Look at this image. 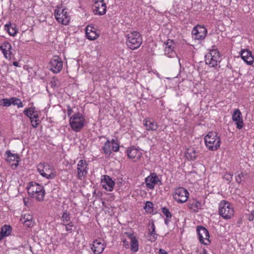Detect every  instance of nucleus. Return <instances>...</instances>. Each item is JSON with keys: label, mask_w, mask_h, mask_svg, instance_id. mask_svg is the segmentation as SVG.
<instances>
[{"label": "nucleus", "mask_w": 254, "mask_h": 254, "mask_svg": "<svg viewBox=\"0 0 254 254\" xmlns=\"http://www.w3.org/2000/svg\"><path fill=\"white\" fill-rule=\"evenodd\" d=\"M18 108H22L23 106V104L22 102L21 101L20 99H19L18 102L16 105Z\"/></svg>", "instance_id": "obj_50"}, {"label": "nucleus", "mask_w": 254, "mask_h": 254, "mask_svg": "<svg viewBox=\"0 0 254 254\" xmlns=\"http://www.w3.org/2000/svg\"><path fill=\"white\" fill-rule=\"evenodd\" d=\"M127 45L131 49L135 50L139 48L142 43V37L137 31H134L127 36Z\"/></svg>", "instance_id": "obj_4"}, {"label": "nucleus", "mask_w": 254, "mask_h": 254, "mask_svg": "<svg viewBox=\"0 0 254 254\" xmlns=\"http://www.w3.org/2000/svg\"><path fill=\"white\" fill-rule=\"evenodd\" d=\"M3 238H4V237H2V236L1 235V234L0 233V241H1Z\"/></svg>", "instance_id": "obj_56"}, {"label": "nucleus", "mask_w": 254, "mask_h": 254, "mask_svg": "<svg viewBox=\"0 0 254 254\" xmlns=\"http://www.w3.org/2000/svg\"><path fill=\"white\" fill-rule=\"evenodd\" d=\"M205 144L206 147L211 151L217 150L220 145V138L217 136L216 132L211 131L204 137Z\"/></svg>", "instance_id": "obj_2"}, {"label": "nucleus", "mask_w": 254, "mask_h": 254, "mask_svg": "<svg viewBox=\"0 0 254 254\" xmlns=\"http://www.w3.org/2000/svg\"><path fill=\"white\" fill-rule=\"evenodd\" d=\"M0 105L3 107H9L11 105L10 98H4L0 100Z\"/></svg>", "instance_id": "obj_34"}, {"label": "nucleus", "mask_w": 254, "mask_h": 254, "mask_svg": "<svg viewBox=\"0 0 254 254\" xmlns=\"http://www.w3.org/2000/svg\"><path fill=\"white\" fill-rule=\"evenodd\" d=\"M170 218H167V217L165 219L164 222L166 225H168L170 221Z\"/></svg>", "instance_id": "obj_53"}, {"label": "nucleus", "mask_w": 254, "mask_h": 254, "mask_svg": "<svg viewBox=\"0 0 254 254\" xmlns=\"http://www.w3.org/2000/svg\"><path fill=\"white\" fill-rule=\"evenodd\" d=\"M127 153L128 157L132 159L134 162L139 160L142 156L141 152L134 146H132L127 149Z\"/></svg>", "instance_id": "obj_16"}, {"label": "nucleus", "mask_w": 254, "mask_h": 254, "mask_svg": "<svg viewBox=\"0 0 254 254\" xmlns=\"http://www.w3.org/2000/svg\"><path fill=\"white\" fill-rule=\"evenodd\" d=\"M143 124L148 131H155L158 128L157 123L153 120L145 119L143 120Z\"/></svg>", "instance_id": "obj_27"}, {"label": "nucleus", "mask_w": 254, "mask_h": 254, "mask_svg": "<svg viewBox=\"0 0 254 254\" xmlns=\"http://www.w3.org/2000/svg\"><path fill=\"white\" fill-rule=\"evenodd\" d=\"M85 118L83 115L77 112L70 117L69 119V125L73 130L79 132L84 126Z\"/></svg>", "instance_id": "obj_3"}, {"label": "nucleus", "mask_w": 254, "mask_h": 254, "mask_svg": "<svg viewBox=\"0 0 254 254\" xmlns=\"http://www.w3.org/2000/svg\"><path fill=\"white\" fill-rule=\"evenodd\" d=\"M88 164L86 160H80L77 165V177L79 180H82L85 177L88 172Z\"/></svg>", "instance_id": "obj_14"}, {"label": "nucleus", "mask_w": 254, "mask_h": 254, "mask_svg": "<svg viewBox=\"0 0 254 254\" xmlns=\"http://www.w3.org/2000/svg\"><path fill=\"white\" fill-rule=\"evenodd\" d=\"M153 205V204L152 202L148 201L145 203L143 208L146 212H149L152 210Z\"/></svg>", "instance_id": "obj_37"}, {"label": "nucleus", "mask_w": 254, "mask_h": 254, "mask_svg": "<svg viewBox=\"0 0 254 254\" xmlns=\"http://www.w3.org/2000/svg\"><path fill=\"white\" fill-rule=\"evenodd\" d=\"M227 176V178H225L228 181H231L232 180V175H231V174H227V175H226L225 176Z\"/></svg>", "instance_id": "obj_52"}, {"label": "nucleus", "mask_w": 254, "mask_h": 254, "mask_svg": "<svg viewBox=\"0 0 254 254\" xmlns=\"http://www.w3.org/2000/svg\"><path fill=\"white\" fill-rule=\"evenodd\" d=\"M26 189L31 197L35 198L38 201L44 200L46 192L43 186L32 181L28 183Z\"/></svg>", "instance_id": "obj_1"}, {"label": "nucleus", "mask_w": 254, "mask_h": 254, "mask_svg": "<svg viewBox=\"0 0 254 254\" xmlns=\"http://www.w3.org/2000/svg\"><path fill=\"white\" fill-rule=\"evenodd\" d=\"M102 149L103 150L104 153L107 155H111L112 153V145L111 144L110 141L109 139H107V140L104 143L103 146L102 147Z\"/></svg>", "instance_id": "obj_29"}, {"label": "nucleus", "mask_w": 254, "mask_h": 254, "mask_svg": "<svg viewBox=\"0 0 254 254\" xmlns=\"http://www.w3.org/2000/svg\"><path fill=\"white\" fill-rule=\"evenodd\" d=\"M165 45V55L169 58L174 57L176 54L174 50L175 43L173 40L168 39L166 42L164 43Z\"/></svg>", "instance_id": "obj_18"}, {"label": "nucleus", "mask_w": 254, "mask_h": 254, "mask_svg": "<svg viewBox=\"0 0 254 254\" xmlns=\"http://www.w3.org/2000/svg\"><path fill=\"white\" fill-rule=\"evenodd\" d=\"M65 226V230L67 231L71 232H72V227L73 226L72 222H70L68 224H64Z\"/></svg>", "instance_id": "obj_42"}, {"label": "nucleus", "mask_w": 254, "mask_h": 254, "mask_svg": "<svg viewBox=\"0 0 254 254\" xmlns=\"http://www.w3.org/2000/svg\"><path fill=\"white\" fill-rule=\"evenodd\" d=\"M123 245L126 248L128 249L129 248V242L127 241L126 239H124L123 241Z\"/></svg>", "instance_id": "obj_45"}, {"label": "nucleus", "mask_w": 254, "mask_h": 254, "mask_svg": "<svg viewBox=\"0 0 254 254\" xmlns=\"http://www.w3.org/2000/svg\"><path fill=\"white\" fill-rule=\"evenodd\" d=\"M12 232V227L10 225H4L1 228L0 233L2 237H7L10 235Z\"/></svg>", "instance_id": "obj_31"}, {"label": "nucleus", "mask_w": 254, "mask_h": 254, "mask_svg": "<svg viewBox=\"0 0 254 254\" xmlns=\"http://www.w3.org/2000/svg\"><path fill=\"white\" fill-rule=\"evenodd\" d=\"M5 27L7 28V32L10 35L14 36L17 33V30L15 28L11 27L10 25H6Z\"/></svg>", "instance_id": "obj_35"}, {"label": "nucleus", "mask_w": 254, "mask_h": 254, "mask_svg": "<svg viewBox=\"0 0 254 254\" xmlns=\"http://www.w3.org/2000/svg\"><path fill=\"white\" fill-rule=\"evenodd\" d=\"M13 65L17 67H20V65L19 64V63L18 62H14L13 63Z\"/></svg>", "instance_id": "obj_54"}, {"label": "nucleus", "mask_w": 254, "mask_h": 254, "mask_svg": "<svg viewBox=\"0 0 254 254\" xmlns=\"http://www.w3.org/2000/svg\"><path fill=\"white\" fill-rule=\"evenodd\" d=\"M37 170L41 176L48 179H53L56 177L50 166L48 164H40L37 166Z\"/></svg>", "instance_id": "obj_9"}, {"label": "nucleus", "mask_w": 254, "mask_h": 254, "mask_svg": "<svg viewBox=\"0 0 254 254\" xmlns=\"http://www.w3.org/2000/svg\"><path fill=\"white\" fill-rule=\"evenodd\" d=\"M29 200V198L24 197L23 198V202L25 206H28Z\"/></svg>", "instance_id": "obj_48"}, {"label": "nucleus", "mask_w": 254, "mask_h": 254, "mask_svg": "<svg viewBox=\"0 0 254 254\" xmlns=\"http://www.w3.org/2000/svg\"><path fill=\"white\" fill-rule=\"evenodd\" d=\"M196 231L199 242L204 245H209L211 241L209 240L210 235L207 229L203 226H198Z\"/></svg>", "instance_id": "obj_8"}, {"label": "nucleus", "mask_w": 254, "mask_h": 254, "mask_svg": "<svg viewBox=\"0 0 254 254\" xmlns=\"http://www.w3.org/2000/svg\"><path fill=\"white\" fill-rule=\"evenodd\" d=\"M227 66L228 67L230 68H232V66H231V64H227Z\"/></svg>", "instance_id": "obj_57"}, {"label": "nucleus", "mask_w": 254, "mask_h": 254, "mask_svg": "<svg viewBox=\"0 0 254 254\" xmlns=\"http://www.w3.org/2000/svg\"><path fill=\"white\" fill-rule=\"evenodd\" d=\"M100 139H101L102 138H105V136H100L99 137Z\"/></svg>", "instance_id": "obj_58"}, {"label": "nucleus", "mask_w": 254, "mask_h": 254, "mask_svg": "<svg viewBox=\"0 0 254 254\" xmlns=\"http://www.w3.org/2000/svg\"><path fill=\"white\" fill-rule=\"evenodd\" d=\"M145 183L147 188L153 190L156 185H161V181L159 179L158 175L155 173H151L150 175L145 179Z\"/></svg>", "instance_id": "obj_11"}, {"label": "nucleus", "mask_w": 254, "mask_h": 254, "mask_svg": "<svg viewBox=\"0 0 254 254\" xmlns=\"http://www.w3.org/2000/svg\"><path fill=\"white\" fill-rule=\"evenodd\" d=\"M54 14L55 18L58 22L64 25L68 24L70 17L67 13V10L66 9H64L62 7L57 6L55 10Z\"/></svg>", "instance_id": "obj_5"}, {"label": "nucleus", "mask_w": 254, "mask_h": 254, "mask_svg": "<svg viewBox=\"0 0 254 254\" xmlns=\"http://www.w3.org/2000/svg\"><path fill=\"white\" fill-rule=\"evenodd\" d=\"M7 159L6 161L10 162L11 161H15L16 159H19V155L17 154H13L10 150H7L5 152Z\"/></svg>", "instance_id": "obj_32"}, {"label": "nucleus", "mask_w": 254, "mask_h": 254, "mask_svg": "<svg viewBox=\"0 0 254 254\" xmlns=\"http://www.w3.org/2000/svg\"><path fill=\"white\" fill-rule=\"evenodd\" d=\"M241 56L243 60L249 65H251L254 62V58L251 51L248 49L242 50Z\"/></svg>", "instance_id": "obj_23"}, {"label": "nucleus", "mask_w": 254, "mask_h": 254, "mask_svg": "<svg viewBox=\"0 0 254 254\" xmlns=\"http://www.w3.org/2000/svg\"><path fill=\"white\" fill-rule=\"evenodd\" d=\"M70 216L69 212L67 210H65L62 216V220L63 221L68 222L70 220Z\"/></svg>", "instance_id": "obj_38"}, {"label": "nucleus", "mask_w": 254, "mask_h": 254, "mask_svg": "<svg viewBox=\"0 0 254 254\" xmlns=\"http://www.w3.org/2000/svg\"><path fill=\"white\" fill-rule=\"evenodd\" d=\"M244 173L242 172L239 174L238 175H237L236 177V181L237 182V183H238V184H240L241 182H242V178L244 177Z\"/></svg>", "instance_id": "obj_41"}, {"label": "nucleus", "mask_w": 254, "mask_h": 254, "mask_svg": "<svg viewBox=\"0 0 254 254\" xmlns=\"http://www.w3.org/2000/svg\"><path fill=\"white\" fill-rule=\"evenodd\" d=\"M189 193L184 188L179 187L175 189L173 193L174 199L178 203H183L186 202L189 198Z\"/></svg>", "instance_id": "obj_7"}, {"label": "nucleus", "mask_w": 254, "mask_h": 254, "mask_svg": "<svg viewBox=\"0 0 254 254\" xmlns=\"http://www.w3.org/2000/svg\"><path fill=\"white\" fill-rule=\"evenodd\" d=\"M111 144L112 145V150L114 152H117L119 150V144L117 142H116L114 139H112L110 141Z\"/></svg>", "instance_id": "obj_36"}, {"label": "nucleus", "mask_w": 254, "mask_h": 254, "mask_svg": "<svg viewBox=\"0 0 254 254\" xmlns=\"http://www.w3.org/2000/svg\"><path fill=\"white\" fill-rule=\"evenodd\" d=\"M105 247L104 240L99 239L93 241L91 249L95 254H100L103 251Z\"/></svg>", "instance_id": "obj_17"}, {"label": "nucleus", "mask_w": 254, "mask_h": 254, "mask_svg": "<svg viewBox=\"0 0 254 254\" xmlns=\"http://www.w3.org/2000/svg\"><path fill=\"white\" fill-rule=\"evenodd\" d=\"M219 59V52L214 50L205 56V62L206 64H208L210 66L215 67L217 65V62Z\"/></svg>", "instance_id": "obj_13"}, {"label": "nucleus", "mask_w": 254, "mask_h": 254, "mask_svg": "<svg viewBox=\"0 0 254 254\" xmlns=\"http://www.w3.org/2000/svg\"><path fill=\"white\" fill-rule=\"evenodd\" d=\"M86 37L90 40H94L99 37V34L96 32V29L90 25H88L85 28Z\"/></svg>", "instance_id": "obj_25"}, {"label": "nucleus", "mask_w": 254, "mask_h": 254, "mask_svg": "<svg viewBox=\"0 0 254 254\" xmlns=\"http://www.w3.org/2000/svg\"><path fill=\"white\" fill-rule=\"evenodd\" d=\"M208 254L207 251L205 249H203L202 254Z\"/></svg>", "instance_id": "obj_55"}, {"label": "nucleus", "mask_w": 254, "mask_h": 254, "mask_svg": "<svg viewBox=\"0 0 254 254\" xmlns=\"http://www.w3.org/2000/svg\"><path fill=\"white\" fill-rule=\"evenodd\" d=\"M30 221V220H33V218L30 215L26 216L24 215L23 217V221Z\"/></svg>", "instance_id": "obj_47"}, {"label": "nucleus", "mask_w": 254, "mask_h": 254, "mask_svg": "<svg viewBox=\"0 0 254 254\" xmlns=\"http://www.w3.org/2000/svg\"><path fill=\"white\" fill-rule=\"evenodd\" d=\"M187 205L189 208L194 212H198V210L201 209L202 207L201 203L195 199H190Z\"/></svg>", "instance_id": "obj_26"}, {"label": "nucleus", "mask_w": 254, "mask_h": 254, "mask_svg": "<svg viewBox=\"0 0 254 254\" xmlns=\"http://www.w3.org/2000/svg\"><path fill=\"white\" fill-rule=\"evenodd\" d=\"M125 234L130 240L131 251L133 253L137 252L138 250L139 244L136 237L133 235V233H130L129 232H126Z\"/></svg>", "instance_id": "obj_21"}, {"label": "nucleus", "mask_w": 254, "mask_h": 254, "mask_svg": "<svg viewBox=\"0 0 254 254\" xmlns=\"http://www.w3.org/2000/svg\"><path fill=\"white\" fill-rule=\"evenodd\" d=\"M23 113L26 116H28V114H38V112L35 110V107H31L28 108H26L23 111Z\"/></svg>", "instance_id": "obj_33"}, {"label": "nucleus", "mask_w": 254, "mask_h": 254, "mask_svg": "<svg viewBox=\"0 0 254 254\" xmlns=\"http://www.w3.org/2000/svg\"><path fill=\"white\" fill-rule=\"evenodd\" d=\"M29 119L31 123V125L34 128H36L40 122L38 114H28L27 116Z\"/></svg>", "instance_id": "obj_28"}, {"label": "nucleus", "mask_w": 254, "mask_h": 254, "mask_svg": "<svg viewBox=\"0 0 254 254\" xmlns=\"http://www.w3.org/2000/svg\"><path fill=\"white\" fill-rule=\"evenodd\" d=\"M101 184L103 188L109 191H112L115 185L112 178L107 175L104 176V179L101 180Z\"/></svg>", "instance_id": "obj_19"}, {"label": "nucleus", "mask_w": 254, "mask_h": 254, "mask_svg": "<svg viewBox=\"0 0 254 254\" xmlns=\"http://www.w3.org/2000/svg\"><path fill=\"white\" fill-rule=\"evenodd\" d=\"M149 225L150 226V228L148 229V233L146 238L148 241L154 242L157 240L158 234L156 232L155 224L153 221L151 223H149Z\"/></svg>", "instance_id": "obj_22"}, {"label": "nucleus", "mask_w": 254, "mask_h": 254, "mask_svg": "<svg viewBox=\"0 0 254 254\" xmlns=\"http://www.w3.org/2000/svg\"><path fill=\"white\" fill-rule=\"evenodd\" d=\"M11 45L7 41L4 42L0 46V49L6 59H10L11 57Z\"/></svg>", "instance_id": "obj_24"}, {"label": "nucleus", "mask_w": 254, "mask_h": 254, "mask_svg": "<svg viewBox=\"0 0 254 254\" xmlns=\"http://www.w3.org/2000/svg\"><path fill=\"white\" fill-rule=\"evenodd\" d=\"M50 69L54 73H59L62 69L63 62L62 59L58 56H55L50 62Z\"/></svg>", "instance_id": "obj_12"}, {"label": "nucleus", "mask_w": 254, "mask_h": 254, "mask_svg": "<svg viewBox=\"0 0 254 254\" xmlns=\"http://www.w3.org/2000/svg\"><path fill=\"white\" fill-rule=\"evenodd\" d=\"M232 120L237 125V128L241 129L244 126L242 113L239 109H236L232 115Z\"/></svg>", "instance_id": "obj_20"}, {"label": "nucleus", "mask_w": 254, "mask_h": 254, "mask_svg": "<svg viewBox=\"0 0 254 254\" xmlns=\"http://www.w3.org/2000/svg\"><path fill=\"white\" fill-rule=\"evenodd\" d=\"M185 156L188 160L194 161L197 158V152L194 148L188 150L185 153Z\"/></svg>", "instance_id": "obj_30"}, {"label": "nucleus", "mask_w": 254, "mask_h": 254, "mask_svg": "<svg viewBox=\"0 0 254 254\" xmlns=\"http://www.w3.org/2000/svg\"><path fill=\"white\" fill-rule=\"evenodd\" d=\"M161 209L162 213L165 215L166 217L167 218H171L172 215L168 208L166 207H163Z\"/></svg>", "instance_id": "obj_39"}, {"label": "nucleus", "mask_w": 254, "mask_h": 254, "mask_svg": "<svg viewBox=\"0 0 254 254\" xmlns=\"http://www.w3.org/2000/svg\"><path fill=\"white\" fill-rule=\"evenodd\" d=\"M19 98L16 97H11L10 98L11 105H16L18 102Z\"/></svg>", "instance_id": "obj_43"}, {"label": "nucleus", "mask_w": 254, "mask_h": 254, "mask_svg": "<svg viewBox=\"0 0 254 254\" xmlns=\"http://www.w3.org/2000/svg\"><path fill=\"white\" fill-rule=\"evenodd\" d=\"M22 223L28 228L34 226V222L33 220L23 221Z\"/></svg>", "instance_id": "obj_40"}, {"label": "nucleus", "mask_w": 254, "mask_h": 254, "mask_svg": "<svg viewBox=\"0 0 254 254\" xmlns=\"http://www.w3.org/2000/svg\"><path fill=\"white\" fill-rule=\"evenodd\" d=\"M207 31L204 26L197 25L192 29L191 34L192 38L195 40H203L207 34Z\"/></svg>", "instance_id": "obj_10"}, {"label": "nucleus", "mask_w": 254, "mask_h": 254, "mask_svg": "<svg viewBox=\"0 0 254 254\" xmlns=\"http://www.w3.org/2000/svg\"><path fill=\"white\" fill-rule=\"evenodd\" d=\"M15 161H16V162L14 163V164H12L11 165V166L12 167L14 166L15 168H16L18 167V166L19 162L20 161V159L19 158L18 159H16Z\"/></svg>", "instance_id": "obj_49"}, {"label": "nucleus", "mask_w": 254, "mask_h": 254, "mask_svg": "<svg viewBox=\"0 0 254 254\" xmlns=\"http://www.w3.org/2000/svg\"><path fill=\"white\" fill-rule=\"evenodd\" d=\"M72 113V110L69 105L67 106V114L69 117Z\"/></svg>", "instance_id": "obj_46"}, {"label": "nucleus", "mask_w": 254, "mask_h": 254, "mask_svg": "<svg viewBox=\"0 0 254 254\" xmlns=\"http://www.w3.org/2000/svg\"><path fill=\"white\" fill-rule=\"evenodd\" d=\"M248 220L250 221L254 220V210L251 211V212L248 214Z\"/></svg>", "instance_id": "obj_44"}, {"label": "nucleus", "mask_w": 254, "mask_h": 254, "mask_svg": "<svg viewBox=\"0 0 254 254\" xmlns=\"http://www.w3.org/2000/svg\"><path fill=\"white\" fill-rule=\"evenodd\" d=\"M93 10L95 14L102 15L106 13V4L104 0H93Z\"/></svg>", "instance_id": "obj_15"}, {"label": "nucleus", "mask_w": 254, "mask_h": 254, "mask_svg": "<svg viewBox=\"0 0 254 254\" xmlns=\"http://www.w3.org/2000/svg\"><path fill=\"white\" fill-rule=\"evenodd\" d=\"M219 214L223 218L228 219L233 215V209L227 201L222 200L219 203Z\"/></svg>", "instance_id": "obj_6"}, {"label": "nucleus", "mask_w": 254, "mask_h": 254, "mask_svg": "<svg viewBox=\"0 0 254 254\" xmlns=\"http://www.w3.org/2000/svg\"><path fill=\"white\" fill-rule=\"evenodd\" d=\"M159 254H168V253L162 249H160L158 252Z\"/></svg>", "instance_id": "obj_51"}]
</instances>
